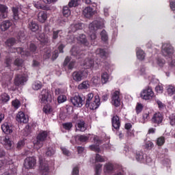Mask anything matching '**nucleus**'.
Listing matches in <instances>:
<instances>
[{
    "instance_id": "obj_1",
    "label": "nucleus",
    "mask_w": 175,
    "mask_h": 175,
    "mask_svg": "<svg viewBox=\"0 0 175 175\" xmlns=\"http://www.w3.org/2000/svg\"><path fill=\"white\" fill-rule=\"evenodd\" d=\"M103 27H105V21L102 18H98L89 25V36L92 42H94V40L96 39V34L95 32H96L98 29H101Z\"/></svg>"
},
{
    "instance_id": "obj_2",
    "label": "nucleus",
    "mask_w": 175,
    "mask_h": 175,
    "mask_svg": "<svg viewBox=\"0 0 175 175\" xmlns=\"http://www.w3.org/2000/svg\"><path fill=\"white\" fill-rule=\"evenodd\" d=\"M47 136H49V132L46 131H42L38 133L36 139L37 141L34 143V147L39 150V148H42L43 147V142L46 139H47Z\"/></svg>"
},
{
    "instance_id": "obj_3",
    "label": "nucleus",
    "mask_w": 175,
    "mask_h": 175,
    "mask_svg": "<svg viewBox=\"0 0 175 175\" xmlns=\"http://www.w3.org/2000/svg\"><path fill=\"white\" fill-rule=\"evenodd\" d=\"M38 47L33 43H31L29 46V51H27L26 52L23 50L22 48H16V51L18 54H21L22 57H29V55H32V54H36V50Z\"/></svg>"
},
{
    "instance_id": "obj_4",
    "label": "nucleus",
    "mask_w": 175,
    "mask_h": 175,
    "mask_svg": "<svg viewBox=\"0 0 175 175\" xmlns=\"http://www.w3.org/2000/svg\"><path fill=\"white\" fill-rule=\"evenodd\" d=\"M27 81H28V75L25 74H17L14 79V83L16 87L25 85Z\"/></svg>"
},
{
    "instance_id": "obj_5",
    "label": "nucleus",
    "mask_w": 175,
    "mask_h": 175,
    "mask_svg": "<svg viewBox=\"0 0 175 175\" xmlns=\"http://www.w3.org/2000/svg\"><path fill=\"white\" fill-rule=\"evenodd\" d=\"M140 97L142 99H144V100H151L155 97V94L151 88H148L141 92Z\"/></svg>"
},
{
    "instance_id": "obj_6",
    "label": "nucleus",
    "mask_w": 175,
    "mask_h": 175,
    "mask_svg": "<svg viewBox=\"0 0 175 175\" xmlns=\"http://www.w3.org/2000/svg\"><path fill=\"white\" fill-rule=\"evenodd\" d=\"M161 53L164 57L172 58V55L174 53V50L170 44H164L162 46Z\"/></svg>"
},
{
    "instance_id": "obj_7",
    "label": "nucleus",
    "mask_w": 175,
    "mask_h": 175,
    "mask_svg": "<svg viewBox=\"0 0 175 175\" xmlns=\"http://www.w3.org/2000/svg\"><path fill=\"white\" fill-rule=\"evenodd\" d=\"M88 76V70L77 71L72 73V78L75 81H81Z\"/></svg>"
},
{
    "instance_id": "obj_8",
    "label": "nucleus",
    "mask_w": 175,
    "mask_h": 175,
    "mask_svg": "<svg viewBox=\"0 0 175 175\" xmlns=\"http://www.w3.org/2000/svg\"><path fill=\"white\" fill-rule=\"evenodd\" d=\"M41 102L42 103H50L53 100L51 94L49 92V90L43 89L41 92Z\"/></svg>"
},
{
    "instance_id": "obj_9",
    "label": "nucleus",
    "mask_w": 175,
    "mask_h": 175,
    "mask_svg": "<svg viewBox=\"0 0 175 175\" xmlns=\"http://www.w3.org/2000/svg\"><path fill=\"white\" fill-rule=\"evenodd\" d=\"M86 107H90L91 110H96L99 106H100V98H99V96H96L94 99L92 100L89 105H85Z\"/></svg>"
},
{
    "instance_id": "obj_10",
    "label": "nucleus",
    "mask_w": 175,
    "mask_h": 175,
    "mask_svg": "<svg viewBox=\"0 0 175 175\" xmlns=\"http://www.w3.org/2000/svg\"><path fill=\"white\" fill-rule=\"evenodd\" d=\"M36 165V159L33 157H27L25 159L24 166L25 169H33Z\"/></svg>"
},
{
    "instance_id": "obj_11",
    "label": "nucleus",
    "mask_w": 175,
    "mask_h": 175,
    "mask_svg": "<svg viewBox=\"0 0 175 175\" xmlns=\"http://www.w3.org/2000/svg\"><path fill=\"white\" fill-rule=\"evenodd\" d=\"M112 100L111 103L113 105V106H116V107H118L120 105H121V98H120V92L119 91H115L112 94Z\"/></svg>"
},
{
    "instance_id": "obj_12",
    "label": "nucleus",
    "mask_w": 175,
    "mask_h": 175,
    "mask_svg": "<svg viewBox=\"0 0 175 175\" xmlns=\"http://www.w3.org/2000/svg\"><path fill=\"white\" fill-rule=\"evenodd\" d=\"M16 120L18 122H20L21 124H27V122H28V116H26L24 112L19 111L16 114Z\"/></svg>"
},
{
    "instance_id": "obj_13",
    "label": "nucleus",
    "mask_w": 175,
    "mask_h": 175,
    "mask_svg": "<svg viewBox=\"0 0 175 175\" xmlns=\"http://www.w3.org/2000/svg\"><path fill=\"white\" fill-rule=\"evenodd\" d=\"M71 103L76 107H81L84 105V101L80 96H75L70 99Z\"/></svg>"
},
{
    "instance_id": "obj_14",
    "label": "nucleus",
    "mask_w": 175,
    "mask_h": 175,
    "mask_svg": "<svg viewBox=\"0 0 175 175\" xmlns=\"http://www.w3.org/2000/svg\"><path fill=\"white\" fill-rule=\"evenodd\" d=\"M94 145H92L90 146V150H92V151H96V152H99L100 149H99V144H100V143H102V141H100V139L98 138V136H94Z\"/></svg>"
},
{
    "instance_id": "obj_15",
    "label": "nucleus",
    "mask_w": 175,
    "mask_h": 175,
    "mask_svg": "<svg viewBox=\"0 0 175 175\" xmlns=\"http://www.w3.org/2000/svg\"><path fill=\"white\" fill-rule=\"evenodd\" d=\"M163 121V115H162V113L159 112L154 113L152 118V122L153 124H157V125H159V124H161Z\"/></svg>"
},
{
    "instance_id": "obj_16",
    "label": "nucleus",
    "mask_w": 175,
    "mask_h": 175,
    "mask_svg": "<svg viewBox=\"0 0 175 175\" xmlns=\"http://www.w3.org/2000/svg\"><path fill=\"white\" fill-rule=\"evenodd\" d=\"M9 8L3 4H0V18H8Z\"/></svg>"
},
{
    "instance_id": "obj_17",
    "label": "nucleus",
    "mask_w": 175,
    "mask_h": 175,
    "mask_svg": "<svg viewBox=\"0 0 175 175\" xmlns=\"http://www.w3.org/2000/svg\"><path fill=\"white\" fill-rule=\"evenodd\" d=\"M94 59L91 57L86 58L83 63V66L85 70H87V69H92V68H94Z\"/></svg>"
},
{
    "instance_id": "obj_18",
    "label": "nucleus",
    "mask_w": 175,
    "mask_h": 175,
    "mask_svg": "<svg viewBox=\"0 0 175 175\" xmlns=\"http://www.w3.org/2000/svg\"><path fill=\"white\" fill-rule=\"evenodd\" d=\"M83 14L86 18H90V17L95 14V10L91 7H86L83 10Z\"/></svg>"
},
{
    "instance_id": "obj_19",
    "label": "nucleus",
    "mask_w": 175,
    "mask_h": 175,
    "mask_svg": "<svg viewBox=\"0 0 175 175\" xmlns=\"http://www.w3.org/2000/svg\"><path fill=\"white\" fill-rule=\"evenodd\" d=\"M87 127H85V122L83 120H79L77 121L76 130L79 131V132H84L86 131Z\"/></svg>"
},
{
    "instance_id": "obj_20",
    "label": "nucleus",
    "mask_w": 175,
    "mask_h": 175,
    "mask_svg": "<svg viewBox=\"0 0 175 175\" xmlns=\"http://www.w3.org/2000/svg\"><path fill=\"white\" fill-rule=\"evenodd\" d=\"M112 126L115 129H120V126H121V122H120V117L118 116L115 115L111 118Z\"/></svg>"
},
{
    "instance_id": "obj_21",
    "label": "nucleus",
    "mask_w": 175,
    "mask_h": 175,
    "mask_svg": "<svg viewBox=\"0 0 175 175\" xmlns=\"http://www.w3.org/2000/svg\"><path fill=\"white\" fill-rule=\"evenodd\" d=\"M40 172L41 173L44 174L49 172V164L46 163V161H43L42 160H40V167H39Z\"/></svg>"
},
{
    "instance_id": "obj_22",
    "label": "nucleus",
    "mask_w": 175,
    "mask_h": 175,
    "mask_svg": "<svg viewBox=\"0 0 175 175\" xmlns=\"http://www.w3.org/2000/svg\"><path fill=\"white\" fill-rule=\"evenodd\" d=\"M3 144H4L7 150H12L13 148V142L9 139V137L3 138Z\"/></svg>"
},
{
    "instance_id": "obj_23",
    "label": "nucleus",
    "mask_w": 175,
    "mask_h": 175,
    "mask_svg": "<svg viewBox=\"0 0 175 175\" xmlns=\"http://www.w3.org/2000/svg\"><path fill=\"white\" fill-rule=\"evenodd\" d=\"M71 55L72 57H75L76 58H80V56L81 55V51H80V49L77 46H73L70 51Z\"/></svg>"
},
{
    "instance_id": "obj_24",
    "label": "nucleus",
    "mask_w": 175,
    "mask_h": 175,
    "mask_svg": "<svg viewBox=\"0 0 175 175\" xmlns=\"http://www.w3.org/2000/svg\"><path fill=\"white\" fill-rule=\"evenodd\" d=\"M1 129L4 133L9 135L13 132V127L9 125L8 123H4L1 125Z\"/></svg>"
},
{
    "instance_id": "obj_25",
    "label": "nucleus",
    "mask_w": 175,
    "mask_h": 175,
    "mask_svg": "<svg viewBox=\"0 0 175 175\" xmlns=\"http://www.w3.org/2000/svg\"><path fill=\"white\" fill-rule=\"evenodd\" d=\"M10 27H12V22H10V21H4L0 25L1 31H6L7 29H9Z\"/></svg>"
},
{
    "instance_id": "obj_26",
    "label": "nucleus",
    "mask_w": 175,
    "mask_h": 175,
    "mask_svg": "<svg viewBox=\"0 0 175 175\" xmlns=\"http://www.w3.org/2000/svg\"><path fill=\"white\" fill-rule=\"evenodd\" d=\"M38 20L40 23H44L47 20V14L44 11H41L38 14Z\"/></svg>"
},
{
    "instance_id": "obj_27",
    "label": "nucleus",
    "mask_w": 175,
    "mask_h": 175,
    "mask_svg": "<svg viewBox=\"0 0 175 175\" xmlns=\"http://www.w3.org/2000/svg\"><path fill=\"white\" fill-rule=\"evenodd\" d=\"M113 169H114V167L113 164L110 163H106L104 165V173H105V174H109V173H111Z\"/></svg>"
},
{
    "instance_id": "obj_28",
    "label": "nucleus",
    "mask_w": 175,
    "mask_h": 175,
    "mask_svg": "<svg viewBox=\"0 0 175 175\" xmlns=\"http://www.w3.org/2000/svg\"><path fill=\"white\" fill-rule=\"evenodd\" d=\"M42 87H43V84L39 81H34L31 85V88L34 91H39Z\"/></svg>"
},
{
    "instance_id": "obj_29",
    "label": "nucleus",
    "mask_w": 175,
    "mask_h": 175,
    "mask_svg": "<svg viewBox=\"0 0 175 175\" xmlns=\"http://www.w3.org/2000/svg\"><path fill=\"white\" fill-rule=\"evenodd\" d=\"M29 28L33 32H36L39 29V25L36 22L32 21L29 23Z\"/></svg>"
},
{
    "instance_id": "obj_30",
    "label": "nucleus",
    "mask_w": 175,
    "mask_h": 175,
    "mask_svg": "<svg viewBox=\"0 0 175 175\" xmlns=\"http://www.w3.org/2000/svg\"><path fill=\"white\" fill-rule=\"evenodd\" d=\"M70 29L72 32H76L78 29H83V23H78L71 25Z\"/></svg>"
},
{
    "instance_id": "obj_31",
    "label": "nucleus",
    "mask_w": 175,
    "mask_h": 175,
    "mask_svg": "<svg viewBox=\"0 0 175 175\" xmlns=\"http://www.w3.org/2000/svg\"><path fill=\"white\" fill-rule=\"evenodd\" d=\"M12 13H13V21H18L20 20V16L18 15V8H12Z\"/></svg>"
},
{
    "instance_id": "obj_32",
    "label": "nucleus",
    "mask_w": 175,
    "mask_h": 175,
    "mask_svg": "<svg viewBox=\"0 0 175 175\" xmlns=\"http://www.w3.org/2000/svg\"><path fill=\"white\" fill-rule=\"evenodd\" d=\"M77 39L78 42H80V43H82V44H85V46H88V41L87 40L85 35L81 34Z\"/></svg>"
},
{
    "instance_id": "obj_33",
    "label": "nucleus",
    "mask_w": 175,
    "mask_h": 175,
    "mask_svg": "<svg viewBox=\"0 0 175 175\" xmlns=\"http://www.w3.org/2000/svg\"><path fill=\"white\" fill-rule=\"evenodd\" d=\"M145 57L146 53H144V51L140 49V48H137V58H138V59H140L141 61H143Z\"/></svg>"
},
{
    "instance_id": "obj_34",
    "label": "nucleus",
    "mask_w": 175,
    "mask_h": 175,
    "mask_svg": "<svg viewBox=\"0 0 175 175\" xmlns=\"http://www.w3.org/2000/svg\"><path fill=\"white\" fill-rule=\"evenodd\" d=\"M10 99V96H8L6 93H3L0 96V102H2L3 103H6V102H9V100Z\"/></svg>"
},
{
    "instance_id": "obj_35",
    "label": "nucleus",
    "mask_w": 175,
    "mask_h": 175,
    "mask_svg": "<svg viewBox=\"0 0 175 175\" xmlns=\"http://www.w3.org/2000/svg\"><path fill=\"white\" fill-rule=\"evenodd\" d=\"M78 88L79 90H87L90 88V82L88 81L82 82L81 84L79 85Z\"/></svg>"
},
{
    "instance_id": "obj_36",
    "label": "nucleus",
    "mask_w": 175,
    "mask_h": 175,
    "mask_svg": "<svg viewBox=\"0 0 175 175\" xmlns=\"http://www.w3.org/2000/svg\"><path fill=\"white\" fill-rule=\"evenodd\" d=\"M38 40H40V42H41V43H49V38L44 37V33H39L38 35Z\"/></svg>"
},
{
    "instance_id": "obj_37",
    "label": "nucleus",
    "mask_w": 175,
    "mask_h": 175,
    "mask_svg": "<svg viewBox=\"0 0 175 175\" xmlns=\"http://www.w3.org/2000/svg\"><path fill=\"white\" fill-rule=\"evenodd\" d=\"M16 39L15 38H10L7 40L5 42V46H8V47H12V46H14L16 44Z\"/></svg>"
},
{
    "instance_id": "obj_38",
    "label": "nucleus",
    "mask_w": 175,
    "mask_h": 175,
    "mask_svg": "<svg viewBox=\"0 0 175 175\" xmlns=\"http://www.w3.org/2000/svg\"><path fill=\"white\" fill-rule=\"evenodd\" d=\"M96 54L101 57V58H103V59L106 58L107 53H106V51H105V50L103 49H97L96 51Z\"/></svg>"
},
{
    "instance_id": "obj_39",
    "label": "nucleus",
    "mask_w": 175,
    "mask_h": 175,
    "mask_svg": "<svg viewBox=\"0 0 175 175\" xmlns=\"http://www.w3.org/2000/svg\"><path fill=\"white\" fill-rule=\"evenodd\" d=\"M60 33H62V30H53L52 40H56V39H58Z\"/></svg>"
},
{
    "instance_id": "obj_40",
    "label": "nucleus",
    "mask_w": 175,
    "mask_h": 175,
    "mask_svg": "<svg viewBox=\"0 0 175 175\" xmlns=\"http://www.w3.org/2000/svg\"><path fill=\"white\" fill-rule=\"evenodd\" d=\"M135 158L138 162H144V154L142 152L137 153Z\"/></svg>"
},
{
    "instance_id": "obj_41",
    "label": "nucleus",
    "mask_w": 175,
    "mask_h": 175,
    "mask_svg": "<svg viewBox=\"0 0 175 175\" xmlns=\"http://www.w3.org/2000/svg\"><path fill=\"white\" fill-rule=\"evenodd\" d=\"M63 15L64 17H69L70 16V10H69V7L67 5L63 8Z\"/></svg>"
},
{
    "instance_id": "obj_42",
    "label": "nucleus",
    "mask_w": 175,
    "mask_h": 175,
    "mask_svg": "<svg viewBox=\"0 0 175 175\" xmlns=\"http://www.w3.org/2000/svg\"><path fill=\"white\" fill-rule=\"evenodd\" d=\"M81 0H71L68 3L69 8H76V6H79V3H80Z\"/></svg>"
},
{
    "instance_id": "obj_43",
    "label": "nucleus",
    "mask_w": 175,
    "mask_h": 175,
    "mask_svg": "<svg viewBox=\"0 0 175 175\" xmlns=\"http://www.w3.org/2000/svg\"><path fill=\"white\" fill-rule=\"evenodd\" d=\"M55 154V150L54 148L50 147L46 149V157H53Z\"/></svg>"
},
{
    "instance_id": "obj_44",
    "label": "nucleus",
    "mask_w": 175,
    "mask_h": 175,
    "mask_svg": "<svg viewBox=\"0 0 175 175\" xmlns=\"http://www.w3.org/2000/svg\"><path fill=\"white\" fill-rule=\"evenodd\" d=\"M100 36H101V40H103V42H107L109 37L107 36V33L106 32V31L103 30L100 32Z\"/></svg>"
},
{
    "instance_id": "obj_45",
    "label": "nucleus",
    "mask_w": 175,
    "mask_h": 175,
    "mask_svg": "<svg viewBox=\"0 0 175 175\" xmlns=\"http://www.w3.org/2000/svg\"><path fill=\"white\" fill-rule=\"evenodd\" d=\"M101 80L103 84H106V83L109 81V74H107V72H104L101 75Z\"/></svg>"
},
{
    "instance_id": "obj_46",
    "label": "nucleus",
    "mask_w": 175,
    "mask_h": 175,
    "mask_svg": "<svg viewBox=\"0 0 175 175\" xmlns=\"http://www.w3.org/2000/svg\"><path fill=\"white\" fill-rule=\"evenodd\" d=\"M94 94L92 93H90L88 94L87 96V98H86V103H85V106H87V105H89V103H90L91 102H92V100H94Z\"/></svg>"
},
{
    "instance_id": "obj_47",
    "label": "nucleus",
    "mask_w": 175,
    "mask_h": 175,
    "mask_svg": "<svg viewBox=\"0 0 175 175\" xmlns=\"http://www.w3.org/2000/svg\"><path fill=\"white\" fill-rule=\"evenodd\" d=\"M101 173H102V164H97L95 167L94 175H100Z\"/></svg>"
},
{
    "instance_id": "obj_48",
    "label": "nucleus",
    "mask_w": 175,
    "mask_h": 175,
    "mask_svg": "<svg viewBox=\"0 0 175 175\" xmlns=\"http://www.w3.org/2000/svg\"><path fill=\"white\" fill-rule=\"evenodd\" d=\"M167 92L170 96H172L175 93V88L172 85H169L167 88Z\"/></svg>"
},
{
    "instance_id": "obj_49",
    "label": "nucleus",
    "mask_w": 175,
    "mask_h": 175,
    "mask_svg": "<svg viewBox=\"0 0 175 175\" xmlns=\"http://www.w3.org/2000/svg\"><path fill=\"white\" fill-rule=\"evenodd\" d=\"M92 83L94 85H98V84H100V78L98 76H95L92 79Z\"/></svg>"
},
{
    "instance_id": "obj_50",
    "label": "nucleus",
    "mask_w": 175,
    "mask_h": 175,
    "mask_svg": "<svg viewBox=\"0 0 175 175\" xmlns=\"http://www.w3.org/2000/svg\"><path fill=\"white\" fill-rule=\"evenodd\" d=\"M17 39L19 42H23V40H25V34L24 33V31H20L18 33Z\"/></svg>"
},
{
    "instance_id": "obj_51",
    "label": "nucleus",
    "mask_w": 175,
    "mask_h": 175,
    "mask_svg": "<svg viewBox=\"0 0 175 175\" xmlns=\"http://www.w3.org/2000/svg\"><path fill=\"white\" fill-rule=\"evenodd\" d=\"M66 96L62 94L57 97V102L58 103H64V102H66Z\"/></svg>"
},
{
    "instance_id": "obj_52",
    "label": "nucleus",
    "mask_w": 175,
    "mask_h": 175,
    "mask_svg": "<svg viewBox=\"0 0 175 175\" xmlns=\"http://www.w3.org/2000/svg\"><path fill=\"white\" fill-rule=\"evenodd\" d=\"M50 57H51V50L47 49L45 51V52L44 53L43 58L44 59H49V58H50Z\"/></svg>"
},
{
    "instance_id": "obj_53",
    "label": "nucleus",
    "mask_w": 175,
    "mask_h": 175,
    "mask_svg": "<svg viewBox=\"0 0 175 175\" xmlns=\"http://www.w3.org/2000/svg\"><path fill=\"white\" fill-rule=\"evenodd\" d=\"M157 146H163L165 144V137H160L157 140Z\"/></svg>"
},
{
    "instance_id": "obj_54",
    "label": "nucleus",
    "mask_w": 175,
    "mask_h": 175,
    "mask_svg": "<svg viewBox=\"0 0 175 175\" xmlns=\"http://www.w3.org/2000/svg\"><path fill=\"white\" fill-rule=\"evenodd\" d=\"M12 105L14 107V109H18V107L21 106V103H20V100H18V99L13 100Z\"/></svg>"
},
{
    "instance_id": "obj_55",
    "label": "nucleus",
    "mask_w": 175,
    "mask_h": 175,
    "mask_svg": "<svg viewBox=\"0 0 175 175\" xmlns=\"http://www.w3.org/2000/svg\"><path fill=\"white\" fill-rule=\"evenodd\" d=\"M23 62L24 61L23 59L16 58L14 62V65H15V66H22Z\"/></svg>"
},
{
    "instance_id": "obj_56",
    "label": "nucleus",
    "mask_w": 175,
    "mask_h": 175,
    "mask_svg": "<svg viewBox=\"0 0 175 175\" xmlns=\"http://www.w3.org/2000/svg\"><path fill=\"white\" fill-rule=\"evenodd\" d=\"M78 139L80 142H81L82 143H84L85 142H87L88 139H90V137L87 135H79L78 136Z\"/></svg>"
},
{
    "instance_id": "obj_57",
    "label": "nucleus",
    "mask_w": 175,
    "mask_h": 175,
    "mask_svg": "<svg viewBox=\"0 0 175 175\" xmlns=\"http://www.w3.org/2000/svg\"><path fill=\"white\" fill-rule=\"evenodd\" d=\"M96 162H105L106 161V158L100 156L99 154L96 155Z\"/></svg>"
},
{
    "instance_id": "obj_58",
    "label": "nucleus",
    "mask_w": 175,
    "mask_h": 175,
    "mask_svg": "<svg viewBox=\"0 0 175 175\" xmlns=\"http://www.w3.org/2000/svg\"><path fill=\"white\" fill-rule=\"evenodd\" d=\"M64 129L67 131H70V129L73 126V124L72 122H68L63 124Z\"/></svg>"
},
{
    "instance_id": "obj_59",
    "label": "nucleus",
    "mask_w": 175,
    "mask_h": 175,
    "mask_svg": "<svg viewBox=\"0 0 175 175\" xmlns=\"http://www.w3.org/2000/svg\"><path fill=\"white\" fill-rule=\"evenodd\" d=\"M155 90L158 94H162V92H163V87L161 86V85H158L155 88Z\"/></svg>"
},
{
    "instance_id": "obj_60",
    "label": "nucleus",
    "mask_w": 175,
    "mask_h": 175,
    "mask_svg": "<svg viewBox=\"0 0 175 175\" xmlns=\"http://www.w3.org/2000/svg\"><path fill=\"white\" fill-rule=\"evenodd\" d=\"M5 64L7 68H9L12 65V57H7L5 61Z\"/></svg>"
},
{
    "instance_id": "obj_61",
    "label": "nucleus",
    "mask_w": 175,
    "mask_h": 175,
    "mask_svg": "<svg viewBox=\"0 0 175 175\" xmlns=\"http://www.w3.org/2000/svg\"><path fill=\"white\" fill-rule=\"evenodd\" d=\"M142 110H143V105L138 103L136 106V111L137 113H141Z\"/></svg>"
},
{
    "instance_id": "obj_62",
    "label": "nucleus",
    "mask_w": 175,
    "mask_h": 175,
    "mask_svg": "<svg viewBox=\"0 0 175 175\" xmlns=\"http://www.w3.org/2000/svg\"><path fill=\"white\" fill-rule=\"evenodd\" d=\"M170 124H171V125H174V124H175V113H172L170 116Z\"/></svg>"
},
{
    "instance_id": "obj_63",
    "label": "nucleus",
    "mask_w": 175,
    "mask_h": 175,
    "mask_svg": "<svg viewBox=\"0 0 175 175\" xmlns=\"http://www.w3.org/2000/svg\"><path fill=\"white\" fill-rule=\"evenodd\" d=\"M157 65H159V66H163V65H165V61L163 60V59H157Z\"/></svg>"
},
{
    "instance_id": "obj_64",
    "label": "nucleus",
    "mask_w": 175,
    "mask_h": 175,
    "mask_svg": "<svg viewBox=\"0 0 175 175\" xmlns=\"http://www.w3.org/2000/svg\"><path fill=\"white\" fill-rule=\"evenodd\" d=\"M72 175H79V167H75L72 169Z\"/></svg>"
}]
</instances>
